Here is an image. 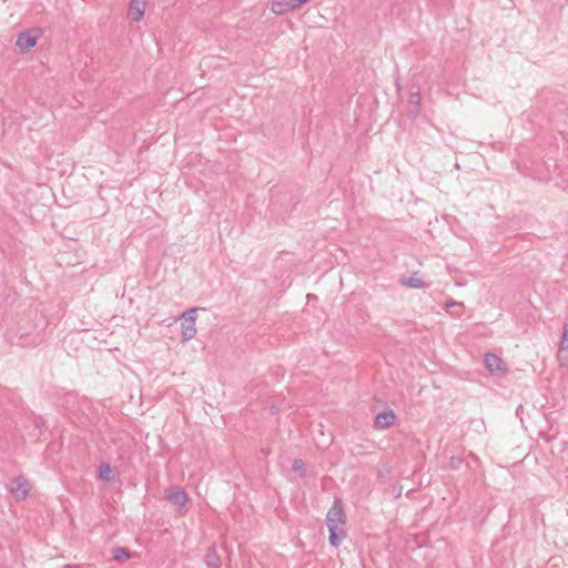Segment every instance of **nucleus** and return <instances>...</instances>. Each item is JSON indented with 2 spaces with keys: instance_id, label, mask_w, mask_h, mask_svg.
<instances>
[{
  "instance_id": "1",
  "label": "nucleus",
  "mask_w": 568,
  "mask_h": 568,
  "mask_svg": "<svg viewBox=\"0 0 568 568\" xmlns=\"http://www.w3.org/2000/svg\"><path fill=\"white\" fill-rule=\"evenodd\" d=\"M326 526L329 531L328 541L334 548H337L346 538V514L344 511L343 500L336 497L333 505L326 514Z\"/></svg>"
},
{
  "instance_id": "2",
  "label": "nucleus",
  "mask_w": 568,
  "mask_h": 568,
  "mask_svg": "<svg viewBox=\"0 0 568 568\" xmlns=\"http://www.w3.org/2000/svg\"><path fill=\"white\" fill-rule=\"evenodd\" d=\"M42 327L33 323L32 320L21 321L16 328V337L18 344L26 346H34L42 341Z\"/></svg>"
},
{
  "instance_id": "3",
  "label": "nucleus",
  "mask_w": 568,
  "mask_h": 568,
  "mask_svg": "<svg viewBox=\"0 0 568 568\" xmlns=\"http://www.w3.org/2000/svg\"><path fill=\"white\" fill-rule=\"evenodd\" d=\"M41 34L42 30L40 28L24 30L18 34L16 45L19 48L21 53L29 52L37 44Z\"/></svg>"
},
{
  "instance_id": "4",
  "label": "nucleus",
  "mask_w": 568,
  "mask_h": 568,
  "mask_svg": "<svg viewBox=\"0 0 568 568\" xmlns=\"http://www.w3.org/2000/svg\"><path fill=\"white\" fill-rule=\"evenodd\" d=\"M196 312H197L196 307H191V308L186 310L181 316V318H182V324H181L182 339L184 342L190 341L196 334V327H195Z\"/></svg>"
},
{
  "instance_id": "5",
  "label": "nucleus",
  "mask_w": 568,
  "mask_h": 568,
  "mask_svg": "<svg viewBox=\"0 0 568 568\" xmlns=\"http://www.w3.org/2000/svg\"><path fill=\"white\" fill-rule=\"evenodd\" d=\"M30 491V483L22 475L16 477L10 487V493L14 497L16 500L21 501L24 500Z\"/></svg>"
},
{
  "instance_id": "6",
  "label": "nucleus",
  "mask_w": 568,
  "mask_h": 568,
  "mask_svg": "<svg viewBox=\"0 0 568 568\" xmlns=\"http://www.w3.org/2000/svg\"><path fill=\"white\" fill-rule=\"evenodd\" d=\"M165 498L168 499V501H170L174 506H178L179 508L184 507L187 501L186 493L180 487H176L175 489H166Z\"/></svg>"
},
{
  "instance_id": "7",
  "label": "nucleus",
  "mask_w": 568,
  "mask_h": 568,
  "mask_svg": "<svg viewBox=\"0 0 568 568\" xmlns=\"http://www.w3.org/2000/svg\"><path fill=\"white\" fill-rule=\"evenodd\" d=\"M484 363H485L487 371L491 374L500 372V371H503V372L506 371V367H504V365H503L504 364L503 359L499 356H497L496 354L487 353L485 355Z\"/></svg>"
},
{
  "instance_id": "8",
  "label": "nucleus",
  "mask_w": 568,
  "mask_h": 568,
  "mask_svg": "<svg viewBox=\"0 0 568 568\" xmlns=\"http://www.w3.org/2000/svg\"><path fill=\"white\" fill-rule=\"evenodd\" d=\"M145 0H131L128 14L133 21H140L145 12Z\"/></svg>"
},
{
  "instance_id": "9",
  "label": "nucleus",
  "mask_w": 568,
  "mask_h": 568,
  "mask_svg": "<svg viewBox=\"0 0 568 568\" xmlns=\"http://www.w3.org/2000/svg\"><path fill=\"white\" fill-rule=\"evenodd\" d=\"M396 419V415L393 409H386L381 413H378L375 417V424L379 426L381 428H388L390 427Z\"/></svg>"
},
{
  "instance_id": "10",
  "label": "nucleus",
  "mask_w": 568,
  "mask_h": 568,
  "mask_svg": "<svg viewBox=\"0 0 568 568\" xmlns=\"http://www.w3.org/2000/svg\"><path fill=\"white\" fill-rule=\"evenodd\" d=\"M204 562L209 568H220L221 566V557L217 554L215 545H212L205 556H204Z\"/></svg>"
},
{
  "instance_id": "11",
  "label": "nucleus",
  "mask_w": 568,
  "mask_h": 568,
  "mask_svg": "<svg viewBox=\"0 0 568 568\" xmlns=\"http://www.w3.org/2000/svg\"><path fill=\"white\" fill-rule=\"evenodd\" d=\"M296 9L291 0H275L271 4V10L275 14H284L291 10Z\"/></svg>"
},
{
  "instance_id": "12",
  "label": "nucleus",
  "mask_w": 568,
  "mask_h": 568,
  "mask_svg": "<svg viewBox=\"0 0 568 568\" xmlns=\"http://www.w3.org/2000/svg\"><path fill=\"white\" fill-rule=\"evenodd\" d=\"M420 101L422 97L419 91L412 92L408 98V103L412 105V108L408 110V115L413 119H415L419 112H420Z\"/></svg>"
},
{
  "instance_id": "13",
  "label": "nucleus",
  "mask_w": 568,
  "mask_h": 568,
  "mask_svg": "<svg viewBox=\"0 0 568 568\" xmlns=\"http://www.w3.org/2000/svg\"><path fill=\"white\" fill-rule=\"evenodd\" d=\"M400 284L412 288H423L426 286L425 282L417 276L402 277Z\"/></svg>"
},
{
  "instance_id": "14",
  "label": "nucleus",
  "mask_w": 568,
  "mask_h": 568,
  "mask_svg": "<svg viewBox=\"0 0 568 568\" xmlns=\"http://www.w3.org/2000/svg\"><path fill=\"white\" fill-rule=\"evenodd\" d=\"M568 352V321L565 322L562 336L559 343L558 356L562 357L564 353Z\"/></svg>"
},
{
  "instance_id": "15",
  "label": "nucleus",
  "mask_w": 568,
  "mask_h": 568,
  "mask_svg": "<svg viewBox=\"0 0 568 568\" xmlns=\"http://www.w3.org/2000/svg\"><path fill=\"white\" fill-rule=\"evenodd\" d=\"M98 470L99 478L103 481H111L113 479L112 468L109 464H101Z\"/></svg>"
},
{
  "instance_id": "16",
  "label": "nucleus",
  "mask_w": 568,
  "mask_h": 568,
  "mask_svg": "<svg viewBox=\"0 0 568 568\" xmlns=\"http://www.w3.org/2000/svg\"><path fill=\"white\" fill-rule=\"evenodd\" d=\"M112 557L116 561H124L131 557V554L126 548L116 547L112 550Z\"/></svg>"
},
{
  "instance_id": "17",
  "label": "nucleus",
  "mask_w": 568,
  "mask_h": 568,
  "mask_svg": "<svg viewBox=\"0 0 568 568\" xmlns=\"http://www.w3.org/2000/svg\"><path fill=\"white\" fill-rule=\"evenodd\" d=\"M292 470L297 474L300 477L304 478L306 476V466L305 463L300 459L295 458L292 463Z\"/></svg>"
},
{
  "instance_id": "18",
  "label": "nucleus",
  "mask_w": 568,
  "mask_h": 568,
  "mask_svg": "<svg viewBox=\"0 0 568 568\" xmlns=\"http://www.w3.org/2000/svg\"><path fill=\"white\" fill-rule=\"evenodd\" d=\"M464 459L459 456H452L449 459V467L454 470H458L463 465Z\"/></svg>"
},
{
  "instance_id": "19",
  "label": "nucleus",
  "mask_w": 568,
  "mask_h": 568,
  "mask_svg": "<svg viewBox=\"0 0 568 568\" xmlns=\"http://www.w3.org/2000/svg\"><path fill=\"white\" fill-rule=\"evenodd\" d=\"M293 2V6L297 8L302 7L303 4H305L306 2H308L310 0H291Z\"/></svg>"
},
{
  "instance_id": "20",
  "label": "nucleus",
  "mask_w": 568,
  "mask_h": 568,
  "mask_svg": "<svg viewBox=\"0 0 568 568\" xmlns=\"http://www.w3.org/2000/svg\"><path fill=\"white\" fill-rule=\"evenodd\" d=\"M281 202V199L280 197H275V196H272L271 199V206H272V210L275 211V206L276 204Z\"/></svg>"
},
{
  "instance_id": "21",
  "label": "nucleus",
  "mask_w": 568,
  "mask_h": 568,
  "mask_svg": "<svg viewBox=\"0 0 568 568\" xmlns=\"http://www.w3.org/2000/svg\"><path fill=\"white\" fill-rule=\"evenodd\" d=\"M455 305L460 306V305H462V303L455 302V301H453V300H450V301L446 302V307H447V308H448V307H452V306H455Z\"/></svg>"
}]
</instances>
